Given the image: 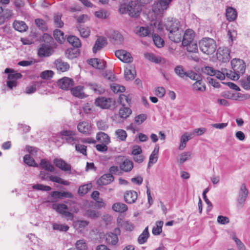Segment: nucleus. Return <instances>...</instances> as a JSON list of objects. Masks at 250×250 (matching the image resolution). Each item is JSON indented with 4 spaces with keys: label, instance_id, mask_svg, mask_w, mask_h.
<instances>
[{
    "label": "nucleus",
    "instance_id": "1",
    "mask_svg": "<svg viewBox=\"0 0 250 250\" xmlns=\"http://www.w3.org/2000/svg\"><path fill=\"white\" fill-rule=\"evenodd\" d=\"M168 32V38L172 42H179L182 41L183 30L180 27V22L177 20L167 21L164 25Z\"/></svg>",
    "mask_w": 250,
    "mask_h": 250
},
{
    "label": "nucleus",
    "instance_id": "2",
    "mask_svg": "<svg viewBox=\"0 0 250 250\" xmlns=\"http://www.w3.org/2000/svg\"><path fill=\"white\" fill-rule=\"evenodd\" d=\"M233 72H226V76L233 80H238L239 75L243 74L246 70V64L244 61L239 59H233L231 62Z\"/></svg>",
    "mask_w": 250,
    "mask_h": 250
},
{
    "label": "nucleus",
    "instance_id": "3",
    "mask_svg": "<svg viewBox=\"0 0 250 250\" xmlns=\"http://www.w3.org/2000/svg\"><path fill=\"white\" fill-rule=\"evenodd\" d=\"M141 10V6L136 1H131L128 4H122L119 8L121 14L128 13L132 17H137Z\"/></svg>",
    "mask_w": 250,
    "mask_h": 250
},
{
    "label": "nucleus",
    "instance_id": "4",
    "mask_svg": "<svg viewBox=\"0 0 250 250\" xmlns=\"http://www.w3.org/2000/svg\"><path fill=\"white\" fill-rule=\"evenodd\" d=\"M201 51L208 55L212 54L216 50V44L215 41L209 38H205L199 42Z\"/></svg>",
    "mask_w": 250,
    "mask_h": 250
},
{
    "label": "nucleus",
    "instance_id": "5",
    "mask_svg": "<svg viewBox=\"0 0 250 250\" xmlns=\"http://www.w3.org/2000/svg\"><path fill=\"white\" fill-rule=\"evenodd\" d=\"M4 72L9 73L8 75V81L6 82L7 87L10 89H12L17 85V80L22 77V75L19 73H15L13 69L7 68Z\"/></svg>",
    "mask_w": 250,
    "mask_h": 250
},
{
    "label": "nucleus",
    "instance_id": "6",
    "mask_svg": "<svg viewBox=\"0 0 250 250\" xmlns=\"http://www.w3.org/2000/svg\"><path fill=\"white\" fill-rule=\"evenodd\" d=\"M132 110L128 107L123 106L119 111L118 114L112 116L111 119L116 123H121L131 114Z\"/></svg>",
    "mask_w": 250,
    "mask_h": 250
},
{
    "label": "nucleus",
    "instance_id": "7",
    "mask_svg": "<svg viewBox=\"0 0 250 250\" xmlns=\"http://www.w3.org/2000/svg\"><path fill=\"white\" fill-rule=\"evenodd\" d=\"M172 0H158L154 4L152 10L157 15L161 14L162 12L167 10Z\"/></svg>",
    "mask_w": 250,
    "mask_h": 250
},
{
    "label": "nucleus",
    "instance_id": "8",
    "mask_svg": "<svg viewBox=\"0 0 250 250\" xmlns=\"http://www.w3.org/2000/svg\"><path fill=\"white\" fill-rule=\"evenodd\" d=\"M95 104L103 109H108L115 104V101L110 98L101 97L96 99Z\"/></svg>",
    "mask_w": 250,
    "mask_h": 250
},
{
    "label": "nucleus",
    "instance_id": "9",
    "mask_svg": "<svg viewBox=\"0 0 250 250\" xmlns=\"http://www.w3.org/2000/svg\"><path fill=\"white\" fill-rule=\"evenodd\" d=\"M216 56L218 60L222 62H229L230 59V51L228 47H220L217 50Z\"/></svg>",
    "mask_w": 250,
    "mask_h": 250
},
{
    "label": "nucleus",
    "instance_id": "10",
    "mask_svg": "<svg viewBox=\"0 0 250 250\" xmlns=\"http://www.w3.org/2000/svg\"><path fill=\"white\" fill-rule=\"evenodd\" d=\"M62 135V138L65 140L68 144L72 145L77 144L76 143L78 142V139L75 136V132L71 130H63L61 132Z\"/></svg>",
    "mask_w": 250,
    "mask_h": 250
},
{
    "label": "nucleus",
    "instance_id": "11",
    "mask_svg": "<svg viewBox=\"0 0 250 250\" xmlns=\"http://www.w3.org/2000/svg\"><path fill=\"white\" fill-rule=\"evenodd\" d=\"M248 190L245 184H243L240 188V191L237 199L238 206L242 208L245 204L248 195Z\"/></svg>",
    "mask_w": 250,
    "mask_h": 250
},
{
    "label": "nucleus",
    "instance_id": "12",
    "mask_svg": "<svg viewBox=\"0 0 250 250\" xmlns=\"http://www.w3.org/2000/svg\"><path fill=\"white\" fill-rule=\"evenodd\" d=\"M204 73L211 76H215L217 79L223 80L225 78L224 72H222L214 69L212 67L206 66L202 69Z\"/></svg>",
    "mask_w": 250,
    "mask_h": 250
},
{
    "label": "nucleus",
    "instance_id": "13",
    "mask_svg": "<svg viewBox=\"0 0 250 250\" xmlns=\"http://www.w3.org/2000/svg\"><path fill=\"white\" fill-rule=\"evenodd\" d=\"M52 208L57 212L66 217H71L73 216L72 213L68 211L67 206L64 204H53Z\"/></svg>",
    "mask_w": 250,
    "mask_h": 250
},
{
    "label": "nucleus",
    "instance_id": "14",
    "mask_svg": "<svg viewBox=\"0 0 250 250\" xmlns=\"http://www.w3.org/2000/svg\"><path fill=\"white\" fill-rule=\"evenodd\" d=\"M116 56L123 62L125 63L131 62L133 61V58L131 54L124 50H117L115 52Z\"/></svg>",
    "mask_w": 250,
    "mask_h": 250
},
{
    "label": "nucleus",
    "instance_id": "15",
    "mask_svg": "<svg viewBox=\"0 0 250 250\" xmlns=\"http://www.w3.org/2000/svg\"><path fill=\"white\" fill-rule=\"evenodd\" d=\"M57 84L61 89L68 90L74 85V81L71 78L63 77L58 81Z\"/></svg>",
    "mask_w": 250,
    "mask_h": 250
},
{
    "label": "nucleus",
    "instance_id": "16",
    "mask_svg": "<svg viewBox=\"0 0 250 250\" xmlns=\"http://www.w3.org/2000/svg\"><path fill=\"white\" fill-rule=\"evenodd\" d=\"M195 33L192 29H188L186 30L184 34H183L182 44L183 45H187L189 43L194 41Z\"/></svg>",
    "mask_w": 250,
    "mask_h": 250
},
{
    "label": "nucleus",
    "instance_id": "17",
    "mask_svg": "<svg viewBox=\"0 0 250 250\" xmlns=\"http://www.w3.org/2000/svg\"><path fill=\"white\" fill-rule=\"evenodd\" d=\"M138 198L137 193L134 190H127L124 195L125 201L129 204H134L136 202Z\"/></svg>",
    "mask_w": 250,
    "mask_h": 250
},
{
    "label": "nucleus",
    "instance_id": "18",
    "mask_svg": "<svg viewBox=\"0 0 250 250\" xmlns=\"http://www.w3.org/2000/svg\"><path fill=\"white\" fill-rule=\"evenodd\" d=\"M53 163L57 167L64 171H71V165L62 159L56 158L54 160Z\"/></svg>",
    "mask_w": 250,
    "mask_h": 250
},
{
    "label": "nucleus",
    "instance_id": "19",
    "mask_svg": "<svg viewBox=\"0 0 250 250\" xmlns=\"http://www.w3.org/2000/svg\"><path fill=\"white\" fill-rule=\"evenodd\" d=\"M77 128L79 132L85 135H89L92 131L91 125L85 121L79 123Z\"/></svg>",
    "mask_w": 250,
    "mask_h": 250
},
{
    "label": "nucleus",
    "instance_id": "20",
    "mask_svg": "<svg viewBox=\"0 0 250 250\" xmlns=\"http://www.w3.org/2000/svg\"><path fill=\"white\" fill-rule=\"evenodd\" d=\"M194 137V133L185 132L180 138V144L179 146V149L183 150L187 145V143Z\"/></svg>",
    "mask_w": 250,
    "mask_h": 250
},
{
    "label": "nucleus",
    "instance_id": "21",
    "mask_svg": "<svg viewBox=\"0 0 250 250\" xmlns=\"http://www.w3.org/2000/svg\"><path fill=\"white\" fill-rule=\"evenodd\" d=\"M52 48L45 44H42L38 49V54L40 57H47L53 53Z\"/></svg>",
    "mask_w": 250,
    "mask_h": 250
},
{
    "label": "nucleus",
    "instance_id": "22",
    "mask_svg": "<svg viewBox=\"0 0 250 250\" xmlns=\"http://www.w3.org/2000/svg\"><path fill=\"white\" fill-rule=\"evenodd\" d=\"M114 177L111 174H105L102 176L97 181L99 186L107 185L114 181Z\"/></svg>",
    "mask_w": 250,
    "mask_h": 250
},
{
    "label": "nucleus",
    "instance_id": "23",
    "mask_svg": "<svg viewBox=\"0 0 250 250\" xmlns=\"http://www.w3.org/2000/svg\"><path fill=\"white\" fill-rule=\"evenodd\" d=\"M107 44L106 39L104 37H99L95 42V44L93 47V52L96 53L98 51L101 50L105 45Z\"/></svg>",
    "mask_w": 250,
    "mask_h": 250
},
{
    "label": "nucleus",
    "instance_id": "24",
    "mask_svg": "<svg viewBox=\"0 0 250 250\" xmlns=\"http://www.w3.org/2000/svg\"><path fill=\"white\" fill-rule=\"evenodd\" d=\"M70 89L72 94L75 97L80 99H83L87 97L83 91V86L78 85L74 88H71Z\"/></svg>",
    "mask_w": 250,
    "mask_h": 250
},
{
    "label": "nucleus",
    "instance_id": "25",
    "mask_svg": "<svg viewBox=\"0 0 250 250\" xmlns=\"http://www.w3.org/2000/svg\"><path fill=\"white\" fill-rule=\"evenodd\" d=\"M88 63L92 67L99 69H103L105 67V62L97 58L88 60Z\"/></svg>",
    "mask_w": 250,
    "mask_h": 250
},
{
    "label": "nucleus",
    "instance_id": "26",
    "mask_svg": "<svg viewBox=\"0 0 250 250\" xmlns=\"http://www.w3.org/2000/svg\"><path fill=\"white\" fill-rule=\"evenodd\" d=\"M54 64L57 70L60 72H65L69 68V64L61 59H57L54 62Z\"/></svg>",
    "mask_w": 250,
    "mask_h": 250
},
{
    "label": "nucleus",
    "instance_id": "27",
    "mask_svg": "<svg viewBox=\"0 0 250 250\" xmlns=\"http://www.w3.org/2000/svg\"><path fill=\"white\" fill-rule=\"evenodd\" d=\"M133 162L127 159H125L120 164V169L125 172H130L133 168Z\"/></svg>",
    "mask_w": 250,
    "mask_h": 250
},
{
    "label": "nucleus",
    "instance_id": "28",
    "mask_svg": "<svg viewBox=\"0 0 250 250\" xmlns=\"http://www.w3.org/2000/svg\"><path fill=\"white\" fill-rule=\"evenodd\" d=\"M159 151V147L157 146L155 147L153 151L149 156V162L148 163V167H150L152 165L156 163L158 158V153Z\"/></svg>",
    "mask_w": 250,
    "mask_h": 250
},
{
    "label": "nucleus",
    "instance_id": "29",
    "mask_svg": "<svg viewBox=\"0 0 250 250\" xmlns=\"http://www.w3.org/2000/svg\"><path fill=\"white\" fill-rule=\"evenodd\" d=\"M39 166L41 168L51 172H54L55 170L54 167L45 159L41 160Z\"/></svg>",
    "mask_w": 250,
    "mask_h": 250
},
{
    "label": "nucleus",
    "instance_id": "30",
    "mask_svg": "<svg viewBox=\"0 0 250 250\" xmlns=\"http://www.w3.org/2000/svg\"><path fill=\"white\" fill-rule=\"evenodd\" d=\"M112 208L113 210L117 212L124 213L128 209L127 205L124 203L118 202L112 205Z\"/></svg>",
    "mask_w": 250,
    "mask_h": 250
},
{
    "label": "nucleus",
    "instance_id": "31",
    "mask_svg": "<svg viewBox=\"0 0 250 250\" xmlns=\"http://www.w3.org/2000/svg\"><path fill=\"white\" fill-rule=\"evenodd\" d=\"M96 139L97 141L105 144H109L110 142L109 136L103 132H99L97 133Z\"/></svg>",
    "mask_w": 250,
    "mask_h": 250
},
{
    "label": "nucleus",
    "instance_id": "32",
    "mask_svg": "<svg viewBox=\"0 0 250 250\" xmlns=\"http://www.w3.org/2000/svg\"><path fill=\"white\" fill-rule=\"evenodd\" d=\"M87 85L97 94H102L105 91L104 89L101 85L96 83H89Z\"/></svg>",
    "mask_w": 250,
    "mask_h": 250
},
{
    "label": "nucleus",
    "instance_id": "33",
    "mask_svg": "<svg viewBox=\"0 0 250 250\" xmlns=\"http://www.w3.org/2000/svg\"><path fill=\"white\" fill-rule=\"evenodd\" d=\"M227 19L229 21H233L237 17V12L236 10L231 7H228L226 13Z\"/></svg>",
    "mask_w": 250,
    "mask_h": 250
},
{
    "label": "nucleus",
    "instance_id": "34",
    "mask_svg": "<svg viewBox=\"0 0 250 250\" xmlns=\"http://www.w3.org/2000/svg\"><path fill=\"white\" fill-rule=\"evenodd\" d=\"M192 89L195 91L204 92L206 91V87L205 83L203 82L202 78L196 81L192 84Z\"/></svg>",
    "mask_w": 250,
    "mask_h": 250
},
{
    "label": "nucleus",
    "instance_id": "35",
    "mask_svg": "<svg viewBox=\"0 0 250 250\" xmlns=\"http://www.w3.org/2000/svg\"><path fill=\"white\" fill-rule=\"evenodd\" d=\"M13 26L16 30L21 32L26 31L27 28L26 24L22 21H15L13 22Z\"/></svg>",
    "mask_w": 250,
    "mask_h": 250
},
{
    "label": "nucleus",
    "instance_id": "36",
    "mask_svg": "<svg viewBox=\"0 0 250 250\" xmlns=\"http://www.w3.org/2000/svg\"><path fill=\"white\" fill-rule=\"evenodd\" d=\"M105 240L107 244L115 245L118 241V238L116 234L111 232L106 234Z\"/></svg>",
    "mask_w": 250,
    "mask_h": 250
},
{
    "label": "nucleus",
    "instance_id": "37",
    "mask_svg": "<svg viewBox=\"0 0 250 250\" xmlns=\"http://www.w3.org/2000/svg\"><path fill=\"white\" fill-rule=\"evenodd\" d=\"M149 234L148 230V227H146L143 232L139 235L138 238V242L140 244H144L146 242Z\"/></svg>",
    "mask_w": 250,
    "mask_h": 250
},
{
    "label": "nucleus",
    "instance_id": "38",
    "mask_svg": "<svg viewBox=\"0 0 250 250\" xmlns=\"http://www.w3.org/2000/svg\"><path fill=\"white\" fill-rule=\"evenodd\" d=\"M67 41L73 46L76 48L80 47L81 46V42L78 38L74 36H70L67 38Z\"/></svg>",
    "mask_w": 250,
    "mask_h": 250
},
{
    "label": "nucleus",
    "instance_id": "39",
    "mask_svg": "<svg viewBox=\"0 0 250 250\" xmlns=\"http://www.w3.org/2000/svg\"><path fill=\"white\" fill-rule=\"evenodd\" d=\"M163 222L162 221H157L155 226L152 229V233L155 235H159L162 231Z\"/></svg>",
    "mask_w": 250,
    "mask_h": 250
},
{
    "label": "nucleus",
    "instance_id": "40",
    "mask_svg": "<svg viewBox=\"0 0 250 250\" xmlns=\"http://www.w3.org/2000/svg\"><path fill=\"white\" fill-rule=\"evenodd\" d=\"M24 162L30 167H38L39 165L35 162L34 159L30 155H25L23 157Z\"/></svg>",
    "mask_w": 250,
    "mask_h": 250
},
{
    "label": "nucleus",
    "instance_id": "41",
    "mask_svg": "<svg viewBox=\"0 0 250 250\" xmlns=\"http://www.w3.org/2000/svg\"><path fill=\"white\" fill-rule=\"evenodd\" d=\"M152 39L155 45L159 48L164 46V41L159 35L154 34L152 35Z\"/></svg>",
    "mask_w": 250,
    "mask_h": 250
},
{
    "label": "nucleus",
    "instance_id": "42",
    "mask_svg": "<svg viewBox=\"0 0 250 250\" xmlns=\"http://www.w3.org/2000/svg\"><path fill=\"white\" fill-rule=\"evenodd\" d=\"M50 181L53 182L61 184L65 186H68L70 185L69 182L66 180H64L62 178L57 176L51 175V176H50Z\"/></svg>",
    "mask_w": 250,
    "mask_h": 250
},
{
    "label": "nucleus",
    "instance_id": "43",
    "mask_svg": "<svg viewBox=\"0 0 250 250\" xmlns=\"http://www.w3.org/2000/svg\"><path fill=\"white\" fill-rule=\"evenodd\" d=\"M54 36L55 39L60 43H62L65 40L64 33L59 29L54 30Z\"/></svg>",
    "mask_w": 250,
    "mask_h": 250
},
{
    "label": "nucleus",
    "instance_id": "44",
    "mask_svg": "<svg viewBox=\"0 0 250 250\" xmlns=\"http://www.w3.org/2000/svg\"><path fill=\"white\" fill-rule=\"evenodd\" d=\"M124 74L126 80H131L135 78V71L133 69L126 68L125 70Z\"/></svg>",
    "mask_w": 250,
    "mask_h": 250
},
{
    "label": "nucleus",
    "instance_id": "45",
    "mask_svg": "<svg viewBox=\"0 0 250 250\" xmlns=\"http://www.w3.org/2000/svg\"><path fill=\"white\" fill-rule=\"evenodd\" d=\"M117 138L121 141H125L127 137V133L123 129H118L115 131Z\"/></svg>",
    "mask_w": 250,
    "mask_h": 250
},
{
    "label": "nucleus",
    "instance_id": "46",
    "mask_svg": "<svg viewBox=\"0 0 250 250\" xmlns=\"http://www.w3.org/2000/svg\"><path fill=\"white\" fill-rule=\"evenodd\" d=\"M78 28L81 37L86 38L89 36L90 31L88 27L80 25Z\"/></svg>",
    "mask_w": 250,
    "mask_h": 250
},
{
    "label": "nucleus",
    "instance_id": "47",
    "mask_svg": "<svg viewBox=\"0 0 250 250\" xmlns=\"http://www.w3.org/2000/svg\"><path fill=\"white\" fill-rule=\"evenodd\" d=\"M151 33V31L148 27H140L137 31V34L142 37L148 36Z\"/></svg>",
    "mask_w": 250,
    "mask_h": 250
},
{
    "label": "nucleus",
    "instance_id": "48",
    "mask_svg": "<svg viewBox=\"0 0 250 250\" xmlns=\"http://www.w3.org/2000/svg\"><path fill=\"white\" fill-rule=\"evenodd\" d=\"M67 225L64 224H60L58 223H54L53 224V229L54 230H59L61 231H67L69 229Z\"/></svg>",
    "mask_w": 250,
    "mask_h": 250
},
{
    "label": "nucleus",
    "instance_id": "49",
    "mask_svg": "<svg viewBox=\"0 0 250 250\" xmlns=\"http://www.w3.org/2000/svg\"><path fill=\"white\" fill-rule=\"evenodd\" d=\"M187 47V50L189 52H197L198 51V45L196 41H193L187 44V45H184Z\"/></svg>",
    "mask_w": 250,
    "mask_h": 250
},
{
    "label": "nucleus",
    "instance_id": "50",
    "mask_svg": "<svg viewBox=\"0 0 250 250\" xmlns=\"http://www.w3.org/2000/svg\"><path fill=\"white\" fill-rule=\"evenodd\" d=\"M175 73L180 78H185L187 72H185L182 65L177 66L174 69Z\"/></svg>",
    "mask_w": 250,
    "mask_h": 250
},
{
    "label": "nucleus",
    "instance_id": "51",
    "mask_svg": "<svg viewBox=\"0 0 250 250\" xmlns=\"http://www.w3.org/2000/svg\"><path fill=\"white\" fill-rule=\"evenodd\" d=\"M75 246L78 250H86L87 245L83 239L79 240L75 243Z\"/></svg>",
    "mask_w": 250,
    "mask_h": 250
},
{
    "label": "nucleus",
    "instance_id": "52",
    "mask_svg": "<svg viewBox=\"0 0 250 250\" xmlns=\"http://www.w3.org/2000/svg\"><path fill=\"white\" fill-rule=\"evenodd\" d=\"M34 189L37 190L49 191L51 190V188L48 186H45L42 184H35L32 186Z\"/></svg>",
    "mask_w": 250,
    "mask_h": 250
},
{
    "label": "nucleus",
    "instance_id": "53",
    "mask_svg": "<svg viewBox=\"0 0 250 250\" xmlns=\"http://www.w3.org/2000/svg\"><path fill=\"white\" fill-rule=\"evenodd\" d=\"M41 83L36 82L32 85L29 86L26 88V93L27 94H32L34 93L37 89V87H39Z\"/></svg>",
    "mask_w": 250,
    "mask_h": 250
},
{
    "label": "nucleus",
    "instance_id": "54",
    "mask_svg": "<svg viewBox=\"0 0 250 250\" xmlns=\"http://www.w3.org/2000/svg\"><path fill=\"white\" fill-rule=\"evenodd\" d=\"M145 58L152 62H155L156 63H159L160 62V60L158 59L155 55L152 53H146L145 54Z\"/></svg>",
    "mask_w": 250,
    "mask_h": 250
},
{
    "label": "nucleus",
    "instance_id": "55",
    "mask_svg": "<svg viewBox=\"0 0 250 250\" xmlns=\"http://www.w3.org/2000/svg\"><path fill=\"white\" fill-rule=\"evenodd\" d=\"M91 184H86L83 186H81L79 187L78 192L80 194H85L87 193L89 190L91 189Z\"/></svg>",
    "mask_w": 250,
    "mask_h": 250
},
{
    "label": "nucleus",
    "instance_id": "56",
    "mask_svg": "<svg viewBox=\"0 0 250 250\" xmlns=\"http://www.w3.org/2000/svg\"><path fill=\"white\" fill-rule=\"evenodd\" d=\"M191 153L190 152H185L180 155V163L183 164L186 161L191 158Z\"/></svg>",
    "mask_w": 250,
    "mask_h": 250
},
{
    "label": "nucleus",
    "instance_id": "57",
    "mask_svg": "<svg viewBox=\"0 0 250 250\" xmlns=\"http://www.w3.org/2000/svg\"><path fill=\"white\" fill-rule=\"evenodd\" d=\"M185 77H189L190 79L196 81L202 78L199 74L192 71L187 72Z\"/></svg>",
    "mask_w": 250,
    "mask_h": 250
},
{
    "label": "nucleus",
    "instance_id": "58",
    "mask_svg": "<svg viewBox=\"0 0 250 250\" xmlns=\"http://www.w3.org/2000/svg\"><path fill=\"white\" fill-rule=\"evenodd\" d=\"M86 215L91 218H97L101 215L100 212L98 211L89 209L86 212Z\"/></svg>",
    "mask_w": 250,
    "mask_h": 250
},
{
    "label": "nucleus",
    "instance_id": "59",
    "mask_svg": "<svg viewBox=\"0 0 250 250\" xmlns=\"http://www.w3.org/2000/svg\"><path fill=\"white\" fill-rule=\"evenodd\" d=\"M76 150L82 153L83 155H86V146L81 144H76Z\"/></svg>",
    "mask_w": 250,
    "mask_h": 250
},
{
    "label": "nucleus",
    "instance_id": "60",
    "mask_svg": "<svg viewBox=\"0 0 250 250\" xmlns=\"http://www.w3.org/2000/svg\"><path fill=\"white\" fill-rule=\"evenodd\" d=\"M121 226L127 230L131 231L134 227L132 224L127 221H122Z\"/></svg>",
    "mask_w": 250,
    "mask_h": 250
},
{
    "label": "nucleus",
    "instance_id": "61",
    "mask_svg": "<svg viewBox=\"0 0 250 250\" xmlns=\"http://www.w3.org/2000/svg\"><path fill=\"white\" fill-rule=\"evenodd\" d=\"M54 72L51 70H45L41 74V77L43 79L51 78L53 77Z\"/></svg>",
    "mask_w": 250,
    "mask_h": 250
},
{
    "label": "nucleus",
    "instance_id": "62",
    "mask_svg": "<svg viewBox=\"0 0 250 250\" xmlns=\"http://www.w3.org/2000/svg\"><path fill=\"white\" fill-rule=\"evenodd\" d=\"M54 23L55 25L58 27L61 28L63 25V22L61 20V16L60 15H56L54 16Z\"/></svg>",
    "mask_w": 250,
    "mask_h": 250
},
{
    "label": "nucleus",
    "instance_id": "63",
    "mask_svg": "<svg viewBox=\"0 0 250 250\" xmlns=\"http://www.w3.org/2000/svg\"><path fill=\"white\" fill-rule=\"evenodd\" d=\"M146 119V115L144 114H140L136 116L135 119V121L138 124H141Z\"/></svg>",
    "mask_w": 250,
    "mask_h": 250
},
{
    "label": "nucleus",
    "instance_id": "64",
    "mask_svg": "<svg viewBox=\"0 0 250 250\" xmlns=\"http://www.w3.org/2000/svg\"><path fill=\"white\" fill-rule=\"evenodd\" d=\"M233 239L235 241L239 250H245V247L240 239L235 236L233 237Z\"/></svg>",
    "mask_w": 250,
    "mask_h": 250
}]
</instances>
